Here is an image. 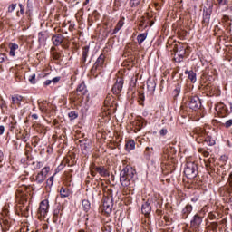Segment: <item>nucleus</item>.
I'll return each instance as SVG.
<instances>
[{
    "mask_svg": "<svg viewBox=\"0 0 232 232\" xmlns=\"http://www.w3.org/2000/svg\"><path fill=\"white\" fill-rule=\"evenodd\" d=\"M106 61V55L104 53H102L96 60V62L94 63V64L92 65V69H91V73L92 75H95L97 77V75L102 73V71L104 70V63Z\"/></svg>",
    "mask_w": 232,
    "mask_h": 232,
    "instance_id": "1",
    "label": "nucleus"
},
{
    "mask_svg": "<svg viewBox=\"0 0 232 232\" xmlns=\"http://www.w3.org/2000/svg\"><path fill=\"white\" fill-rule=\"evenodd\" d=\"M184 174L187 179H189L190 180L195 179L197 175H198V169L197 168V164L191 161L187 162Z\"/></svg>",
    "mask_w": 232,
    "mask_h": 232,
    "instance_id": "2",
    "label": "nucleus"
},
{
    "mask_svg": "<svg viewBox=\"0 0 232 232\" xmlns=\"http://www.w3.org/2000/svg\"><path fill=\"white\" fill-rule=\"evenodd\" d=\"M90 171L92 177H97V173L100 177H110V171H108L104 166L91 165Z\"/></svg>",
    "mask_w": 232,
    "mask_h": 232,
    "instance_id": "3",
    "label": "nucleus"
},
{
    "mask_svg": "<svg viewBox=\"0 0 232 232\" xmlns=\"http://www.w3.org/2000/svg\"><path fill=\"white\" fill-rule=\"evenodd\" d=\"M86 93H88V89L86 88V84H84V82H82L77 87L76 91L72 92V96L73 97L74 101H82Z\"/></svg>",
    "mask_w": 232,
    "mask_h": 232,
    "instance_id": "4",
    "label": "nucleus"
},
{
    "mask_svg": "<svg viewBox=\"0 0 232 232\" xmlns=\"http://www.w3.org/2000/svg\"><path fill=\"white\" fill-rule=\"evenodd\" d=\"M188 108L193 110V111H198L202 108V102L198 96H192L188 100Z\"/></svg>",
    "mask_w": 232,
    "mask_h": 232,
    "instance_id": "5",
    "label": "nucleus"
},
{
    "mask_svg": "<svg viewBox=\"0 0 232 232\" xmlns=\"http://www.w3.org/2000/svg\"><path fill=\"white\" fill-rule=\"evenodd\" d=\"M49 208H50V202L48 201V199H44L40 202V206L38 208V214L41 217H46Z\"/></svg>",
    "mask_w": 232,
    "mask_h": 232,
    "instance_id": "6",
    "label": "nucleus"
},
{
    "mask_svg": "<svg viewBox=\"0 0 232 232\" xmlns=\"http://www.w3.org/2000/svg\"><path fill=\"white\" fill-rule=\"evenodd\" d=\"M176 53L178 54V57L175 58V61H178V63H182V59H184L186 55V48H188L186 45L179 44L176 47Z\"/></svg>",
    "mask_w": 232,
    "mask_h": 232,
    "instance_id": "7",
    "label": "nucleus"
},
{
    "mask_svg": "<svg viewBox=\"0 0 232 232\" xmlns=\"http://www.w3.org/2000/svg\"><path fill=\"white\" fill-rule=\"evenodd\" d=\"M49 172H50V167L44 168L42 171L36 175V179H35L36 182H38V184H43V182L46 180V175H48Z\"/></svg>",
    "mask_w": 232,
    "mask_h": 232,
    "instance_id": "8",
    "label": "nucleus"
},
{
    "mask_svg": "<svg viewBox=\"0 0 232 232\" xmlns=\"http://www.w3.org/2000/svg\"><path fill=\"white\" fill-rule=\"evenodd\" d=\"M113 209V199L111 198H105L103 199V211L110 215Z\"/></svg>",
    "mask_w": 232,
    "mask_h": 232,
    "instance_id": "9",
    "label": "nucleus"
},
{
    "mask_svg": "<svg viewBox=\"0 0 232 232\" xmlns=\"http://www.w3.org/2000/svg\"><path fill=\"white\" fill-rule=\"evenodd\" d=\"M123 86H124V80L122 79L117 80L112 87V93H114V95H121Z\"/></svg>",
    "mask_w": 232,
    "mask_h": 232,
    "instance_id": "10",
    "label": "nucleus"
},
{
    "mask_svg": "<svg viewBox=\"0 0 232 232\" xmlns=\"http://www.w3.org/2000/svg\"><path fill=\"white\" fill-rule=\"evenodd\" d=\"M137 171L131 166H126L121 171L120 175H123L125 177H129L130 179H133Z\"/></svg>",
    "mask_w": 232,
    "mask_h": 232,
    "instance_id": "11",
    "label": "nucleus"
},
{
    "mask_svg": "<svg viewBox=\"0 0 232 232\" xmlns=\"http://www.w3.org/2000/svg\"><path fill=\"white\" fill-rule=\"evenodd\" d=\"M120 182L123 188H130L133 184V179H130L128 176L120 174Z\"/></svg>",
    "mask_w": 232,
    "mask_h": 232,
    "instance_id": "12",
    "label": "nucleus"
},
{
    "mask_svg": "<svg viewBox=\"0 0 232 232\" xmlns=\"http://www.w3.org/2000/svg\"><path fill=\"white\" fill-rule=\"evenodd\" d=\"M11 101L13 106L19 108L21 107V102H24V97L19 94H14L11 96Z\"/></svg>",
    "mask_w": 232,
    "mask_h": 232,
    "instance_id": "13",
    "label": "nucleus"
},
{
    "mask_svg": "<svg viewBox=\"0 0 232 232\" xmlns=\"http://www.w3.org/2000/svg\"><path fill=\"white\" fill-rule=\"evenodd\" d=\"M200 224H202V217L195 215L193 219L190 221L191 227H194V229H198V227H200Z\"/></svg>",
    "mask_w": 232,
    "mask_h": 232,
    "instance_id": "14",
    "label": "nucleus"
},
{
    "mask_svg": "<svg viewBox=\"0 0 232 232\" xmlns=\"http://www.w3.org/2000/svg\"><path fill=\"white\" fill-rule=\"evenodd\" d=\"M52 41L54 46H61L63 41H64V36H63V34L53 35Z\"/></svg>",
    "mask_w": 232,
    "mask_h": 232,
    "instance_id": "15",
    "label": "nucleus"
},
{
    "mask_svg": "<svg viewBox=\"0 0 232 232\" xmlns=\"http://www.w3.org/2000/svg\"><path fill=\"white\" fill-rule=\"evenodd\" d=\"M141 213H143V215H150V213H151V205L150 204V200L146 201L141 206Z\"/></svg>",
    "mask_w": 232,
    "mask_h": 232,
    "instance_id": "16",
    "label": "nucleus"
},
{
    "mask_svg": "<svg viewBox=\"0 0 232 232\" xmlns=\"http://www.w3.org/2000/svg\"><path fill=\"white\" fill-rule=\"evenodd\" d=\"M8 46L10 49L9 55L11 57H15V51L19 50V45L17 44L10 43Z\"/></svg>",
    "mask_w": 232,
    "mask_h": 232,
    "instance_id": "17",
    "label": "nucleus"
},
{
    "mask_svg": "<svg viewBox=\"0 0 232 232\" xmlns=\"http://www.w3.org/2000/svg\"><path fill=\"white\" fill-rule=\"evenodd\" d=\"M211 19V13L208 12V10H204V14H203V24H209V21Z\"/></svg>",
    "mask_w": 232,
    "mask_h": 232,
    "instance_id": "18",
    "label": "nucleus"
},
{
    "mask_svg": "<svg viewBox=\"0 0 232 232\" xmlns=\"http://www.w3.org/2000/svg\"><path fill=\"white\" fill-rule=\"evenodd\" d=\"M89 53H90V46H84L82 48V63H86Z\"/></svg>",
    "mask_w": 232,
    "mask_h": 232,
    "instance_id": "19",
    "label": "nucleus"
},
{
    "mask_svg": "<svg viewBox=\"0 0 232 232\" xmlns=\"http://www.w3.org/2000/svg\"><path fill=\"white\" fill-rule=\"evenodd\" d=\"M70 188L66 187H62L60 189V195L62 198H66V197H70Z\"/></svg>",
    "mask_w": 232,
    "mask_h": 232,
    "instance_id": "20",
    "label": "nucleus"
},
{
    "mask_svg": "<svg viewBox=\"0 0 232 232\" xmlns=\"http://www.w3.org/2000/svg\"><path fill=\"white\" fill-rule=\"evenodd\" d=\"M125 148L127 151H131L132 150H135V140H127L125 144Z\"/></svg>",
    "mask_w": 232,
    "mask_h": 232,
    "instance_id": "21",
    "label": "nucleus"
},
{
    "mask_svg": "<svg viewBox=\"0 0 232 232\" xmlns=\"http://www.w3.org/2000/svg\"><path fill=\"white\" fill-rule=\"evenodd\" d=\"M186 74H188V79L191 82H197V73L193 71H186Z\"/></svg>",
    "mask_w": 232,
    "mask_h": 232,
    "instance_id": "22",
    "label": "nucleus"
},
{
    "mask_svg": "<svg viewBox=\"0 0 232 232\" xmlns=\"http://www.w3.org/2000/svg\"><path fill=\"white\" fill-rule=\"evenodd\" d=\"M146 37H148V33L140 34L137 36L138 44H142V43H144V41H146Z\"/></svg>",
    "mask_w": 232,
    "mask_h": 232,
    "instance_id": "23",
    "label": "nucleus"
},
{
    "mask_svg": "<svg viewBox=\"0 0 232 232\" xmlns=\"http://www.w3.org/2000/svg\"><path fill=\"white\" fill-rule=\"evenodd\" d=\"M124 26V20L121 19L119 20L118 24H116L114 30H113V34H117L121 28H122Z\"/></svg>",
    "mask_w": 232,
    "mask_h": 232,
    "instance_id": "24",
    "label": "nucleus"
},
{
    "mask_svg": "<svg viewBox=\"0 0 232 232\" xmlns=\"http://www.w3.org/2000/svg\"><path fill=\"white\" fill-rule=\"evenodd\" d=\"M25 191L26 190L24 188H18L15 193L16 198H24Z\"/></svg>",
    "mask_w": 232,
    "mask_h": 232,
    "instance_id": "25",
    "label": "nucleus"
},
{
    "mask_svg": "<svg viewBox=\"0 0 232 232\" xmlns=\"http://www.w3.org/2000/svg\"><path fill=\"white\" fill-rule=\"evenodd\" d=\"M82 208L86 213H88V211H90L92 207H91L90 201L88 199L82 200Z\"/></svg>",
    "mask_w": 232,
    "mask_h": 232,
    "instance_id": "26",
    "label": "nucleus"
},
{
    "mask_svg": "<svg viewBox=\"0 0 232 232\" xmlns=\"http://www.w3.org/2000/svg\"><path fill=\"white\" fill-rule=\"evenodd\" d=\"M183 215H185L186 217H188V215H189V213H191V211H193V207L191 205H187L184 208H183Z\"/></svg>",
    "mask_w": 232,
    "mask_h": 232,
    "instance_id": "27",
    "label": "nucleus"
},
{
    "mask_svg": "<svg viewBox=\"0 0 232 232\" xmlns=\"http://www.w3.org/2000/svg\"><path fill=\"white\" fill-rule=\"evenodd\" d=\"M204 144H208V146H215V140H212L211 137L207 136L204 140Z\"/></svg>",
    "mask_w": 232,
    "mask_h": 232,
    "instance_id": "28",
    "label": "nucleus"
},
{
    "mask_svg": "<svg viewBox=\"0 0 232 232\" xmlns=\"http://www.w3.org/2000/svg\"><path fill=\"white\" fill-rule=\"evenodd\" d=\"M102 231L103 232H111L112 227L110 225V223H105L103 227L102 228Z\"/></svg>",
    "mask_w": 232,
    "mask_h": 232,
    "instance_id": "29",
    "label": "nucleus"
},
{
    "mask_svg": "<svg viewBox=\"0 0 232 232\" xmlns=\"http://www.w3.org/2000/svg\"><path fill=\"white\" fill-rule=\"evenodd\" d=\"M20 11H18L16 13L17 17H21V15H24V6L23 5V4H19L18 5Z\"/></svg>",
    "mask_w": 232,
    "mask_h": 232,
    "instance_id": "30",
    "label": "nucleus"
},
{
    "mask_svg": "<svg viewBox=\"0 0 232 232\" xmlns=\"http://www.w3.org/2000/svg\"><path fill=\"white\" fill-rule=\"evenodd\" d=\"M140 1L141 0H130V6H131V8H135L140 5Z\"/></svg>",
    "mask_w": 232,
    "mask_h": 232,
    "instance_id": "31",
    "label": "nucleus"
},
{
    "mask_svg": "<svg viewBox=\"0 0 232 232\" xmlns=\"http://www.w3.org/2000/svg\"><path fill=\"white\" fill-rule=\"evenodd\" d=\"M81 147H82L85 151H88V150H90L91 143H90V141H83V142H82Z\"/></svg>",
    "mask_w": 232,
    "mask_h": 232,
    "instance_id": "32",
    "label": "nucleus"
},
{
    "mask_svg": "<svg viewBox=\"0 0 232 232\" xmlns=\"http://www.w3.org/2000/svg\"><path fill=\"white\" fill-rule=\"evenodd\" d=\"M198 153H202L203 157H209V152L204 148L198 149Z\"/></svg>",
    "mask_w": 232,
    "mask_h": 232,
    "instance_id": "33",
    "label": "nucleus"
},
{
    "mask_svg": "<svg viewBox=\"0 0 232 232\" xmlns=\"http://www.w3.org/2000/svg\"><path fill=\"white\" fill-rule=\"evenodd\" d=\"M15 8H17V5H15V4H11V5H9V7H8V12H9L10 14H12V12H14V11L15 10Z\"/></svg>",
    "mask_w": 232,
    "mask_h": 232,
    "instance_id": "34",
    "label": "nucleus"
},
{
    "mask_svg": "<svg viewBox=\"0 0 232 232\" xmlns=\"http://www.w3.org/2000/svg\"><path fill=\"white\" fill-rule=\"evenodd\" d=\"M53 59L55 61H59L61 59V53H53Z\"/></svg>",
    "mask_w": 232,
    "mask_h": 232,
    "instance_id": "35",
    "label": "nucleus"
},
{
    "mask_svg": "<svg viewBox=\"0 0 232 232\" xmlns=\"http://www.w3.org/2000/svg\"><path fill=\"white\" fill-rule=\"evenodd\" d=\"M147 86L149 90H152V91L155 90V83L153 82H148Z\"/></svg>",
    "mask_w": 232,
    "mask_h": 232,
    "instance_id": "36",
    "label": "nucleus"
},
{
    "mask_svg": "<svg viewBox=\"0 0 232 232\" xmlns=\"http://www.w3.org/2000/svg\"><path fill=\"white\" fill-rule=\"evenodd\" d=\"M69 117H70V119L74 120V119H77V117H79V115L76 114L75 111H71V112H69Z\"/></svg>",
    "mask_w": 232,
    "mask_h": 232,
    "instance_id": "37",
    "label": "nucleus"
},
{
    "mask_svg": "<svg viewBox=\"0 0 232 232\" xmlns=\"http://www.w3.org/2000/svg\"><path fill=\"white\" fill-rule=\"evenodd\" d=\"M47 186H53V176H51L47 181H46Z\"/></svg>",
    "mask_w": 232,
    "mask_h": 232,
    "instance_id": "38",
    "label": "nucleus"
},
{
    "mask_svg": "<svg viewBox=\"0 0 232 232\" xmlns=\"http://www.w3.org/2000/svg\"><path fill=\"white\" fill-rule=\"evenodd\" d=\"M224 126H225V128H231V126H232V119L227 121L224 123Z\"/></svg>",
    "mask_w": 232,
    "mask_h": 232,
    "instance_id": "39",
    "label": "nucleus"
},
{
    "mask_svg": "<svg viewBox=\"0 0 232 232\" xmlns=\"http://www.w3.org/2000/svg\"><path fill=\"white\" fill-rule=\"evenodd\" d=\"M29 82H31V84H35V74L30 76Z\"/></svg>",
    "mask_w": 232,
    "mask_h": 232,
    "instance_id": "40",
    "label": "nucleus"
},
{
    "mask_svg": "<svg viewBox=\"0 0 232 232\" xmlns=\"http://www.w3.org/2000/svg\"><path fill=\"white\" fill-rule=\"evenodd\" d=\"M160 134L164 137V135H168V129H161L160 130Z\"/></svg>",
    "mask_w": 232,
    "mask_h": 232,
    "instance_id": "41",
    "label": "nucleus"
},
{
    "mask_svg": "<svg viewBox=\"0 0 232 232\" xmlns=\"http://www.w3.org/2000/svg\"><path fill=\"white\" fill-rule=\"evenodd\" d=\"M218 3L221 6H224V5H227V0H218Z\"/></svg>",
    "mask_w": 232,
    "mask_h": 232,
    "instance_id": "42",
    "label": "nucleus"
},
{
    "mask_svg": "<svg viewBox=\"0 0 232 232\" xmlns=\"http://www.w3.org/2000/svg\"><path fill=\"white\" fill-rule=\"evenodd\" d=\"M5 59H6V54L0 53V63H5Z\"/></svg>",
    "mask_w": 232,
    "mask_h": 232,
    "instance_id": "43",
    "label": "nucleus"
},
{
    "mask_svg": "<svg viewBox=\"0 0 232 232\" xmlns=\"http://www.w3.org/2000/svg\"><path fill=\"white\" fill-rule=\"evenodd\" d=\"M52 82H53L54 84H57V82H59V81H61V77H55L53 80H51Z\"/></svg>",
    "mask_w": 232,
    "mask_h": 232,
    "instance_id": "44",
    "label": "nucleus"
},
{
    "mask_svg": "<svg viewBox=\"0 0 232 232\" xmlns=\"http://www.w3.org/2000/svg\"><path fill=\"white\" fill-rule=\"evenodd\" d=\"M44 86H50V84H52V80H46L44 82Z\"/></svg>",
    "mask_w": 232,
    "mask_h": 232,
    "instance_id": "45",
    "label": "nucleus"
},
{
    "mask_svg": "<svg viewBox=\"0 0 232 232\" xmlns=\"http://www.w3.org/2000/svg\"><path fill=\"white\" fill-rule=\"evenodd\" d=\"M5 133V126L0 125V135H3Z\"/></svg>",
    "mask_w": 232,
    "mask_h": 232,
    "instance_id": "46",
    "label": "nucleus"
},
{
    "mask_svg": "<svg viewBox=\"0 0 232 232\" xmlns=\"http://www.w3.org/2000/svg\"><path fill=\"white\" fill-rule=\"evenodd\" d=\"M14 128H15V122H11L10 130L14 131Z\"/></svg>",
    "mask_w": 232,
    "mask_h": 232,
    "instance_id": "47",
    "label": "nucleus"
},
{
    "mask_svg": "<svg viewBox=\"0 0 232 232\" xmlns=\"http://www.w3.org/2000/svg\"><path fill=\"white\" fill-rule=\"evenodd\" d=\"M34 166H43V162L37 161L33 163Z\"/></svg>",
    "mask_w": 232,
    "mask_h": 232,
    "instance_id": "48",
    "label": "nucleus"
},
{
    "mask_svg": "<svg viewBox=\"0 0 232 232\" xmlns=\"http://www.w3.org/2000/svg\"><path fill=\"white\" fill-rule=\"evenodd\" d=\"M206 168H207V169H211V163L210 162L209 163H206Z\"/></svg>",
    "mask_w": 232,
    "mask_h": 232,
    "instance_id": "49",
    "label": "nucleus"
},
{
    "mask_svg": "<svg viewBox=\"0 0 232 232\" xmlns=\"http://www.w3.org/2000/svg\"><path fill=\"white\" fill-rule=\"evenodd\" d=\"M139 98L140 99V101H144V94H140Z\"/></svg>",
    "mask_w": 232,
    "mask_h": 232,
    "instance_id": "50",
    "label": "nucleus"
},
{
    "mask_svg": "<svg viewBox=\"0 0 232 232\" xmlns=\"http://www.w3.org/2000/svg\"><path fill=\"white\" fill-rule=\"evenodd\" d=\"M108 101H109V99H108V98H106V99H105V101H104V104H105V106H108V104H109V102H108Z\"/></svg>",
    "mask_w": 232,
    "mask_h": 232,
    "instance_id": "51",
    "label": "nucleus"
},
{
    "mask_svg": "<svg viewBox=\"0 0 232 232\" xmlns=\"http://www.w3.org/2000/svg\"><path fill=\"white\" fill-rule=\"evenodd\" d=\"M32 118L33 119H39V116H37V114H32Z\"/></svg>",
    "mask_w": 232,
    "mask_h": 232,
    "instance_id": "52",
    "label": "nucleus"
},
{
    "mask_svg": "<svg viewBox=\"0 0 232 232\" xmlns=\"http://www.w3.org/2000/svg\"><path fill=\"white\" fill-rule=\"evenodd\" d=\"M4 224H5V226H7L8 220H4Z\"/></svg>",
    "mask_w": 232,
    "mask_h": 232,
    "instance_id": "53",
    "label": "nucleus"
},
{
    "mask_svg": "<svg viewBox=\"0 0 232 232\" xmlns=\"http://www.w3.org/2000/svg\"><path fill=\"white\" fill-rule=\"evenodd\" d=\"M88 3H90V0H85L83 5H88Z\"/></svg>",
    "mask_w": 232,
    "mask_h": 232,
    "instance_id": "54",
    "label": "nucleus"
},
{
    "mask_svg": "<svg viewBox=\"0 0 232 232\" xmlns=\"http://www.w3.org/2000/svg\"><path fill=\"white\" fill-rule=\"evenodd\" d=\"M140 26H144V22L141 21V22L140 23Z\"/></svg>",
    "mask_w": 232,
    "mask_h": 232,
    "instance_id": "55",
    "label": "nucleus"
},
{
    "mask_svg": "<svg viewBox=\"0 0 232 232\" xmlns=\"http://www.w3.org/2000/svg\"><path fill=\"white\" fill-rule=\"evenodd\" d=\"M196 140H198V142L200 144V142H201V141H200V140H198V139H197V138H196Z\"/></svg>",
    "mask_w": 232,
    "mask_h": 232,
    "instance_id": "56",
    "label": "nucleus"
},
{
    "mask_svg": "<svg viewBox=\"0 0 232 232\" xmlns=\"http://www.w3.org/2000/svg\"><path fill=\"white\" fill-rule=\"evenodd\" d=\"M146 150H150V147H147Z\"/></svg>",
    "mask_w": 232,
    "mask_h": 232,
    "instance_id": "57",
    "label": "nucleus"
},
{
    "mask_svg": "<svg viewBox=\"0 0 232 232\" xmlns=\"http://www.w3.org/2000/svg\"><path fill=\"white\" fill-rule=\"evenodd\" d=\"M197 199H192V202H195Z\"/></svg>",
    "mask_w": 232,
    "mask_h": 232,
    "instance_id": "58",
    "label": "nucleus"
},
{
    "mask_svg": "<svg viewBox=\"0 0 232 232\" xmlns=\"http://www.w3.org/2000/svg\"><path fill=\"white\" fill-rule=\"evenodd\" d=\"M230 110H232V104L230 105Z\"/></svg>",
    "mask_w": 232,
    "mask_h": 232,
    "instance_id": "59",
    "label": "nucleus"
},
{
    "mask_svg": "<svg viewBox=\"0 0 232 232\" xmlns=\"http://www.w3.org/2000/svg\"><path fill=\"white\" fill-rule=\"evenodd\" d=\"M28 12H30V11H26V14H28Z\"/></svg>",
    "mask_w": 232,
    "mask_h": 232,
    "instance_id": "60",
    "label": "nucleus"
},
{
    "mask_svg": "<svg viewBox=\"0 0 232 232\" xmlns=\"http://www.w3.org/2000/svg\"><path fill=\"white\" fill-rule=\"evenodd\" d=\"M2 181L0 180V185H1Z\"/></svg>",
    "mask_w": 232,
    "mask_h": 232,
    "instance_id": "61",
    "label": "nucleus"
}]
</instances>
